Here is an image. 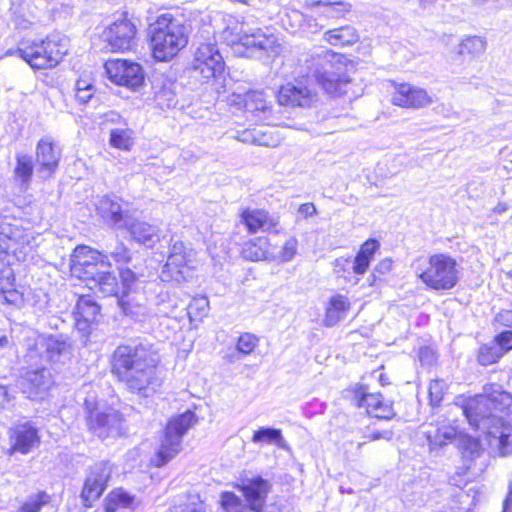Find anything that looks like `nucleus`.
Segmentation results:
<instances>
[{"label":"nucleus","mask_w":512,"mask_h":512,"mask_svg":"<svg viewBox=\"0 0 512 512\" xmlns=\"http://www.w3.org/2000/svg\"><path fill=\"white\" fill-rule=\"evenodd\" d=\"M461 409L493 453L512 455V394L498 384H486L483 394L468 399Z\"/></svg>","instance_id":"f257e3e1"},{"label":"nucleus","mask_w":512,"mask_h":512,"mask_svg":"<svg viewBox=\"0 0 512 512\" xmlns=\"http://www.w3.org/2000/svg\"><path fill=\"white\" fill-rule=\"evenodd\" d=\"M159 361L157 351L149 343L121 344L112 354L111 372L128 391L148 397L161 385L157 374Z\"/></svg>","instance_id":"f03ea898"},{"label":"nucleus","mask_w":512,"mask_h":512,"mask_svg":"<svg viewBox=\"0 0 512 512\" xmlns=\"http://www.w3.org/2000/svg\"><path fill=\"white\" fill-rule=\"evenodd\" d=\"M304 63L307 80L314 79L331 95L349 93L352 81L350 72L354 70V66L344 55L319 48L309 52Z\"/></svg>","instance_id":"7ed1b4c3"},{"label":"nucleus","mask_w":512,"mask_h":512,"mask_svg":"<svg viewBox=\"0 0 512 512\" xmlns=\"http://www.w3.org/2000/svg\"><path fill=\"white\" fill-rule=\"evenodd\" d=\"M148 33L153 56L158 61H169L188 43V31L182 20L171 13H163L150 23Z\"/></svg>","instance_id":"20e7f679"},{"label":"nucleus","mask_w":512,"mask_h":512,"mask_svg":"<svg viewBox=\"0 0 512 512\" xmlns=\"http://www.w3.org/2000/svg\"><path fill=\"white\" fill-rule=\"evenodd\" d=\"M413 267L419 279L433 290H450L460 279L459 265L456 259L447 253L418 257Z\"/></svg>","instance_id":"39448f33"},{"label":"nucleus","mask_w":512,"mask_h":512,"mask_svg":"<svg viewBox=\"0 0 512 512\" xmlns=\"http://www.w3.org/2000/svg\"><path fill=\"white\" fill-rule=\"evenodd\" d=\"M68 52L66 40L51 35L40 41L23 40L16 48L18 57L34 70L56 67Z\"/></svg>","instance_id":"423d86ee"},{"label":"nucleus","mask_w":512,"mask_h":512,"mask_svg":"<svg viewBox=\"0 0 512 512\" xmlns=\"http://www.w3.org/2000/svg\"><path fill=\"white\" fill-rule=\"evenodd\" d=\"M196 422L194 412L188 410L171 419L164 432V437L153 460L155 466L162 467L174 458L181 450L182 437Z\"/></svg>","instance_id":"0eeeda50"},{"label":"nucleus","mask_w":512,"mask_h":512,"mask_svg":"<svg viewBox=\"0 0 512 512\" xmlns=\"http://www.w3.org/2000/svg\"><path fill=\"white\" fill-rule=\"evenodd\" d=\"M110 268L108 257L90 247L78 246L71 255V274L85 281L87 287Z\"/></svg>","instance_id":"6e6552de"},{"label":"nucleus","mask_w":512,"mask_h":512,"mask_svg":"<svg viewBox=\"0 0 512 512\" xmlns=\"http://www.w3.org/2000/svg\"><path fill=\"white\" fill-rule=\"evenodd\" d=\"M86 421L89 431L98 438L105 440L121 436L125 432L122 415L111 408L101 410L86 401Z\"/></svg>","instance_id":"1a4fd4ad"},{"label":"nucleus","mask_w":512,"mask_h":512,"mask_svg":"<svg viewBox=\"0 0 512 512\" xmlns=\"http://www.w3.org/2000/svg\"><path fill=\"white\" fill-rule=\"evenodd\" d=\"M235 29H237L235 41L250 49L251 52H258L268 57H275L280 53L281 45L274 34H266L260 28H250L245 23H241Z\"/></svg>","instance_id":"9d476101"},{"label":"nucleus","mask_w":512,"mask_h":512,"mask_svg":"<svg viewBox=\"0 0 512 512\" xmlns=\"http://www.w3.org/2000/svg\"><path fill=\"white\" fill-rule=\"evenodd\" d=\"M224 60L215 44L202 43L195 51L192 62L194 76H200L202 81L216 78L224 71Z\"/></svg>","instance_id":"9b49d317"},{"label":"nucleus","mask_w":512,"mask_h":512,"mask_svg":"<svg viewBox=\"0 0 512 512\" xmlns=\"http://www.w3.org/2000/svg\"><path fill=\"white\" fill-rule=\"evenodd\" d=\"M136 33L135 24L122 16L103 31V38L111 51L125 52L136 46Z\"/></svg>","instance_id":"f8f14e48"},{"label":"nucleus","mask_w":512,"mask_h":512,"mask_svg":"<svg viewBox=\"0 0 512 512\" xmlns=\"http://www.w3.org/2000/svg\"><path fill=\"white\" fill-rule=\"evenodd\" d=\"M350 392L355 406L366 408L368 414L380 419H391L394 417L395 412L392 403L384 402L382 395L370 392L368 386L356 384L350 389Z\"/></svg>","instance_id":"ddd939ff"},{"label":"nucleus","mask_w":512,"mask_h":512,"mask_svg":"<svg viewBox=\"0 0 512 512\" xmlns=\"http://www.w3.org/2000/svg\"><path fill=\"white\" fill-rule=\"evenodd\" d=\"M112 474V466L107 461H100L89 468L84 487L81 493L83 504L91 507L107 487Z\"/></svg>","instance_id":"4468645a"},{"label":"nucleus","mask_w":512,"mask_h":512,"mask_svg":"<svg viewBox=\"0 0 512 512\" xmlns=\"http://www.w3.org/2000/svg\"><path fill=\"white\" fill-rule=\"evenodd\" d=\"M105 70L109 79L117 85L137 88L144 82V71L135 62L122 59L108 60Z\"/></svg>","instance_id":"2eb2a0df"},{"label":"nucleus","mask_w":512,"mask_h":512,"mask_svg":"<svg viewBox=\"0 0 512 512\" xmlns=\"http://www.w3.org/2000/svg\"><path fill=\"white\" fill-rule=\"evenodd\" d=\"M37 172L42 179L50 178L58 168L61 150L52 137H42L35 150Z\"/></svg>","instance_id":"dca6fc26"},{"label":"nucleus","mask_w":512,"mask_h":512,"mask_svg":"<svg viewBox=\"0 0 512 512\" xmlns=\"http://www.w3.org/2000/svg\"><path fill=\"white\" fill-rule=\"evenodd\" d=\"M394 91L391 96L393 105L419 109L428 106L432 99L423 88L413 86L409 83H394Z\"/></svg>","instance_id":"f3484780"},{"label":"nucleus","mask_w":512,"mask_h":512,"mask_svg":"<svg viewBox=\"0 0 512 512\" xmlns=\"http://www.w3.org/2000/svg\"><path fill=\"white\" fill-rule=\"evenodd\" d=\"M317 97V92L301 81L282 86L277 95L280 105L292 107H310L317 101Z\"/></svg>","instance_id":"a211bd4d"},{"label":"nucleus","mask_w":512,"mask_h":512,"mask_svg":"<svg viewBox=\"0 0 512 512\" xmlns=\"http://www.w3.org/2000/svg\"><path fill=\"white\" fill-rule=\"evenodd\" d=\"M88 288L94 291L95 294L102 297H115L122 312L127 316H134L130 303L124 299L122 293L120 295L121 288L116 276L110 271V269H107L103 275L94 280Z\"/></svg>","instance_id":"6ab92c4d"},{"label":"nucleus","mask_w":512,"mask_h":512,"mask_svg":"<svg viewBox=\"0 0 512 512\" xmlns=\"http://www.w3.org/2000/svg\"><path fill=\"white\" fill-rule=\"evenodd\" d=\"M243 103L246 117L250 121L262 123L269 119L271 106L263 91H248L244 94Z\"/></svg>","instance_id":"aec40b11"},{"label":"nucleus","mask_w":512,"mask_h":512,"mask_svg":"<svg viewBox=\"0 0 512 512\" xmlns=\"http://www.w3.org/2000/svg\"><path fill=\"white\" fill-rule=\"evenodd\" d=\"M44 356L51 363H64L72 355V345L64 335H50L41 342Z\"/></svg>","instance_id":"412c9836"},{"label":"nucleus","mask_w":512,"mask_h":512,"mask_svg":"<svg viewBox=\"0 0 512 512\" xmlns=\"http://www.w3.org/2000/svg\"><path fill=\"white\" fill-rule=\"evenodd\" d=\"M10 453L27 454L39 442L37 430L29 424L18 425L10 432Z\"/></svg>","instance_id":"4be33fe9"},{"label":"nucleus","mask_w":512,"mask_h":512,"mask_svg":"<svg viewBox=\"0 0 512 512\" xmlns=\"http://www.w3.org/2000/svg\"><path fill=\"white\" fill-rule=\"evenodd\" d=\"M240 216L249 233H256L259 230L271 231L279 223L277 217L261 209L246 208L241 211Z\"/></svg>","instance_id":"5701e85b"},{"label":"nucleus","mask_w":512,"mask_h":512,"mask_svg":"<svg viewBox=\"0 0 512 512\" xmlns=\"http://www.w3.org/2000/svg\"><path fill=\"white\" fill-rule=\"evenodd\" d=\"M142 505V501L134 494L123 488L110 491L104 499L105 512H118L120 510L134 511Z\"/></svg>","instance_id":"b1692460"},{"label":"nucleus","mask_w":512,"mask_h":512,"mask_svg":"<svg viewBox=\"0 0 512 512\" xmlns=\"http://www.w3.org/2000/svg\"><path fill=\"white\" fill-rule=\"evenodd\" d=\"M123 227L128 229L136 242L147 247H153L160 240L159 227L148 222L128 219Z\"/></svg>","instance_id":"393cba45"},{"label":"nucleus","mask_w":512,"mask_h":512,"mask_svg":"<svg viewBox=\"0 0 512 512\" xmlns=\"http://www.w3.org/2000/svg\"><path fill=\"white\" fill-rule=\"evenodd\" d=\"M98 214L109 224L122 228L129 219L115 196L105 195L97 203Z\"/></svg>","instance_id":"a878e982"},{"label":"nucleus","mask_w":512,"mask_h":512,"mask_svg":"<svg viewBox=\"0 0 512 512\" xmlns=\"http://www.w3.org/2000/svg\"><path fill=\"white\" fill-rule=\"evenodd\" d=\"M178 84L164 76L155 79L153 83L154 97L157 105L161 108H171L177 104Z\"/></svg>","instance_id":"bb28decb"},{"label":"nucleus","mask_w":512,"mask_h":512,"mask_svg":"<svg viewBox=\"0 0 512 512\" xmlns=\"http://www.w3.org/2000/svg\"><path fill=\"white\" fill-rule=\"evenodd\" d=\"M269 488L268 481L261 477L252 479L243 486V494L251 510L258 512L263 508Z\"/></svg>","instance_id":"cd10ccee"},{"label":"nucleus","mask_w":512,"mask_h":512,"mask_svg":"<svg viewBox=\"0 0 512 512\" xmlns=\"http://www.w3.org/2000/svg\"><path fill=\"white\" fill-rule=\"evenodd\" d=\"M350 309V302L344 295L332 296L327 304L324 325L333 327L343 320Z\"/></svg>","instance_id":"c85d7f7f"},{"label":"nucleus","mask_w":512,"mask_h":512,"mask_svg":"<svg viewBox=\"0 0 512 512\" xmlns=\"http://www.w3.org/2000/svg\"><path fill=\"white\" fill-rule=\"evenodd\" d=\"M424 433L431 449L434 447H441L446 445L448 442H452L460 434L456 426L446 422L435 427L430 426Z\"/></svg>","instance_id":"c756f323"},{"label":"nucleus","mask_w":512,"mask_h":512,"mask_svg":"<svg viewBox=\"0 0 512 512\" xmlns=\"http://www.w3.org/2000/svg\"><path fill=\"white\" fill-rule=\"evenodd\" d=\"M23 385L26 387L29 397H36L50 387L51 374L45 368L28 371L25 374Z\"/></svg>","instance_id":"7c9ffc66"},{"label":"nucleus","mask_w":512,"mask_h":512,"mask_svg":"<svg viewBox=\"0 0 512 512\" xmlns=\"http://www.w3.org/2000/svg\"><path fill=\"white\" fill-rule=\"evenodd\" d=\"M15 161V180L19 183L21 189L27 190L31 184L34 172L33 159L29 154L17 152L15 154Z\"/></svg>","instance_id":"2f4dec72"},{"label":"nucleus","mask_w":512,"mask_h":512,"mask_svg":"<svg viewBox=\"0 0 512 512\" xmlns=\"http://www.w3.org/2000/svg\"><path fill=\"white\" fill-rule=\"evenodd\" d=\"M99 312L100 307L93 299L86 296L79 297L74 310L77 326L80 329H84L82 325H88L95 322Z\"/></svg>","instance_id":"473e14b6"},{"label":"nucleus","mask_w":512,"mask_h":512,"mask_svg":"<svg viewBox=\"0 0 512 512\" xmlns=\"http://www.w3.org/2000/svg\"><path fill=\"white\" fill-rule=\"evenodd\" d=\"M324 40L333 46H350L359 40V34L353 26L346 25L326 31Z\"/></svg>","instance_id":"72a5a7b5"},{"label":"nucleus","mask_w":512,"mask_h":512,"mask_svg":"<svg viewBox=\"0 0 512 512\" xmlns=\"http://www.w3.org/2000/svg\"><path fill=\"white\" fill-rule=\"evenodd\" d=\"M188 255H169L166 265L162 271L163 280H175L177 282L184 279V269L188 266Z\"/></svg>","instance_id":"f704fd0d"},{"label":"nucleus","mask_w":512,"mask_h":512,"mask_svg":"<svg viewBox=\"0 0 512 512\" xmlns=\"http://www.w3.org/2000/svg\"><path fill=\"white\" fill-rule=\"evenodd\" d=\"M268 239L266 237H257L246 242L243 247L241 254L243 258L250 261H259L269 258L268 251Z\"/></svg>","instance_id":"c9c22d12"},{"label":"nucleus","mask_w":512,"mask_h":512,"mask_svg":"<svg viewBox=\"0 0 512 512\" xmlns=\"http://www.w3.org/2000/svg\"><path fill=\"white\" fill-rule=\"evenodd\" d=\"M252 442L255 444H275L283 450L289 449V445L283 438L281 430L272 427H260L258 430L254 431Z\"/></svg>","instance_id":"e433bc0d"},{"label":"nucleus","mask_w":512,"mask_h":512,"mask_svg":"<svg viewBox=\"0 0 512 512\" xmlns=\"http://www.w3.org/2000/svg\"><path fill=\"white\" fill-rule=\"evenodd\" d=\"M259 339L251 333H243L237 341L236 351L227 355L230 362L241 359L240 355H249L257 347Z\"/></svg>","instance_id":"4c0bfd02"},{"label":"nucleus","mask_w":512,"mask_h":512,"mask_svg":"<svg viewBox=\"0 0 512 512\" xmlns=\"http://www.w3.org/2000/svg\"><path fill=\"white\" fill-rule=\"evenodd\" d=\"M133 131L128 128H114L110 131V144L118 149L130 150L133 145Z\"/></svg>","instance_id":"58836bf2"},{"label":"nucleus","mask_w":512,"mask_h":512,"mask_svg":"<svg viewBox=\"0 0 512 512\" xmlns=\"http://www.w3.org/2000/svg\"><path fill=\"white\" fill-rule=\"evenodd\" d=\"M503 355L499 346L494 342L483 344L478 351L477 360L479 364L488 366L496 363Z\"/></svg>","instance_id":"ea45409f"},{"label":"nucleus","mask_w":512,"mask_h":512,"mask_svg":"<svg viewBox=\"0 0 512 512\" xmlns=\"http://www.w3.org/2000/svg\"><path fill=\"white\" fill-rule=\"evenodd\" d=\"M487 43L479 36H469L460 44V53H467L473 57L480 56L486 50Z\"/></svg>","instance_id":"a19ab883"},{"label":"nucleus","mask_w":512,"mask_h":512,"mask_svg":"<svg viewBox=\"0 0 512 512\" xmlns=\"http://www.w3.org/2000/svg\"><path fill=\"white\" fill-rule=\"evenodd\" d=\"M75 98L80 104H86L93 97L95 87L89 79L80 78L76 81Z\"/></svg>","instance_id":"79ce46f5"},{"label":"nucleus","mask_w":512,"mask_h":512,"mask_svg":"<svg viewBox=\"0 0 512 512\" xmlns=\"http://www.w3.org/2000/svg\"><path fill=\"white\" fill-rule=\"evenodd\" d=\"M238 139L242 142H250L260 146H270L274 144V141L267 137L265 131L257 129L243 131Z\"/></svg>","instance_id":"37998d69"},{"label":"nucleus","mask_w":512,"mask_h":512,"mask_svg":"<svg viewBox=\"0 0 512 512\" xmlns=\"http://www.w3.org/2000/svg\"><path fill=\"white\" fill-rule=\"evenodd\" d=\"M448 386L442 379H434L431 380L428 388L430 405L432 407H437L440 405L444 398V394L447 390Z\"/></svg>","instance_id":"c03bdc74"},{"label":"nucleus","mask_w":512,"mask_h":512,"mask_svg":"<svg viewBox=\"0 0 512 512\" xmlns=\"http://www.w3.org/2000/svg\"><path fill=\"white\" fill-rule=\"evenodd\" d=\"M220 503L226 512H246V506L242 500L232 492H223Z\"/></svg>","instance_id":"a18cd8bd"},{"label":"nucleus","mask_w":512,"mask_h":512,"mask_svg":"<svg viewBox=\"0 0 512 512\" xmlns=\"http://www.w3.org/2000/svg\"><path fill=\"white\" fill-rule=\"evenodd\" d=\"M23 229L16 224H12L4 219L0 222V236L5 240L19 242L23 238Z\"/></svg>","instance_id":"49530a36"},{"label":"nucleus","mask_w":512,"mask_h":512,"mask_svg":"<svg viewBox=\"0 0 512 512\" xmlns=\"http://www.w3.org/2000/svg\"><path fill=\"white\" fill-rule=\"evenodd\" d=\"M309 7L323 5L328 7L327 16L339 17L342 13L350 10V4L344 2L330 3L323 0L311 1L307 3Z\"/></svg>","instance_id":"de8ad7c7"},{"label":"nucleus","mask_w":512,"mask_h":512,"mask_svg":"<svg viewBox=\"0 0 512 512\" xmlns=\"http://www.w3.org/2000/svg\"><path fill=\"white\" fill-rule=\"evenodd\" d=\"M166 512H206L202 502L178 501L171 504Z\"/></svg>","instance_id":"09e8293b"},{"label":"nucleus","mask_w":512,"mask_h":512,"mask_svg":"<svg viewBox=\"0 0 512 512\" xmlns=\"http://www.w3.org/2000/svg\"><path fill=\"white\" fill-rule=\"evenodd\" d=\"M298 241L295 237L287 239L279 252L278 259L282 262L291 261L297 253Z\"/></svg>","instance_id":"8fccbe9b"},{"label":"nucleus","mask_w":512,"mask_h":512,"mask_svg":"<svg viewBox=\"0 0 512 512\" xmlns=\"http://www.w3.org/2000/svg\"><path fill=\"white\" fill-rule=\"evenodd\" d=\"M306 20L305 15L298 10H291L285 14V18L282 19L284 23H288L291 32H295L298 28H301Z\"/></svg>","instance_id":"3c124183"},{"label":"nucleus","mask_w":512,"mask_h":512,"mask_svg":"<svg viewBox=\"0 0 512 512\" xmlns=\"http://www.w3.org/2000/svg\"><path fill=\"white\" fill-rule=\"evenodd\" d=\"M461 444L463 446L465 456L470 458L479 456L481 446L478 440L467 437L462 439Z\"/></svg>","instance_id":"603ef678"},{"label":"nucleus","mask_w":512,"mask_h":512,"mask_svg":"<svg viewBox=\"0 0 512 512\" xmlns=\"http://www.w3.org/2000/svg\"><path fill=\"white\" fill-rule=\"evenodd\" d=\"M493 342L499 346L501 354L504 355L512 349V331L501 332L495 337Z\"/></svg>","instance_id":"864d4df0"},{"label":"nucleus","mask_w":512,"mask_h":512,"mask_svg":"<svg viewBox=\"0 0 512 512\" xmlns=\"http://www.w3.org/2000/svg\"><path fill=\"white\" fill-rule=\"evenodd\" d=\"M120 276L122 280L121 292L125 298L131 287V284L134 283V281L136 280V275L132 270L126 268L120 269Z\"/></svg>","instance_id":"5fc2aeb1"},{"label":"nucleus","mask_w":512,"mask_h":512,"mask_svg":"<svg viewBox=\"0 0 512 512\" xmlns=\"http://www.w3.org/2000/svg\"><path fill=\"white\" fill-rule=\"evenodd\" d=\"M110 254L116 262L127 263L130 260L129 249L123 243H117Z\"/></svg>","instance_id":"6e6d98bb"},{"label":"nucleus","mask_w":512,"mask_h":512,"mask_svg":"<svg viewBox=\"0 0 512 512\" xmlns=\"http://www.w3.org/2000/svg\"><path fill=\"white\" fill-rule=\"evenodd\" d=\"M371 260L366 256L358 253L352 261L351 269L354 273L362 275L366 272Z\"/></svg>","instance_id":"4d7b16f0"},{"label":"nucleus","mask_w":512,"mask_h":512,"mask_svg":"<svg viewBox=\"0 0 512 512\" xmlns=\"http://www.w3.org/2000/svg\"><path fill=\"white\" fill-rule=\"evenodd\" d=\"M418 358L419 361L422 363V365L430 366L432 365L435 360L436 356L434 351L430 347H421L418 352Z\"/></svg>","instance_id":"13d9d810"},{"label":"nucleus","mask_w":512,"mask_h":512,"mask_svg":"<svg viewBox=\"0 0 512 512\" xmlns=\"http://www.w3.org/2000/svg\"><path fill=\"white\" fill-rule=\"evenodd\" d=\"M379 247V243L374 240V239H371V240H367L360 248V251L358 253L366 256L367 258H369L370 260L373 259V255L375 253V251L378 249Z\"/></svg>","instance_id":"bf43d9fd"},{"label":"nucleus","mask_w":512,"mask_h":512,"mask_svg":"<svg viewBox=\"0 0 512 512\" xmlns=\"http://www.w3.org/2000/svg\"><path fill=\"white\" fill-rule=\"evenodd\" d=\"M42 503L39 499H33L23 504L20 509V512H39L41 509Z\"/></svg>","instance_id":"052dcab7"},{"label":"nucleus","mask_w":512,"mask_h":512,"mask_svg":"<svg viewBox=\"0 0 512 512\" xmlns=\"http://www.w3.org/2000/svg\"><path fill=\"white\" fill-rule=\"evenodd\" d=\"M352 266V261L349 259V258H337L335 261H334V267H335V271L337 273L343 271H347L351 268Z\"/></svg>","instance_id":"680f3d73"},{"label":"nucleus","mask_w":512,"mask_h":512,"mask_svg":"<svg viewBox=\"0 0 512 512\" xmlns=\"http://www.w3.org/2000/svg\"><path fill=\"white\" fill-rule=\"evenodd\" d=\"M298 213L301 216L307 218L315 215L317 213V210L313 203H305L299 207Z\"/></svg>","instance_id":"e2e57ef3"},{"label":"nucleus","mask_w":512,"mask_h":512,"mask_svg":"<svg viewBox=\"0 0 512 512\" xmlns=\"http://www.w3.org/2000/svg\"><path fill=\"white\" fill-rule=\"evenodd\" d=\"M392 437H393V432L388 431V430L375 431V432L371 433L369 436H367L368 440H370V441H376V440H380V439H385V440L389 441L392 439Z\"/></svg>","instance_id":"0e129e2a"},{"label":"nucleus","mask_w":512,"mask_h":512,"mask_svg":"<svg viewBox=\"0 0 512 512\" xmlns=\"http://www.w3.org/2000/svg\"><path fill=\"white\" fill-rule=\"evenodd\" d=\"M209 306V302L206 298H198L193 299L192 302L189 305V310L197 309L200 311H206Z\"/></svg>","instance_id":"69168bd1"},{"label":"nucleus","mask_w":512,"mask_h":512,"mask_svg":"<svg viewBox=\"0 0 512 512\" xmlns=\"http://www.w3.org/2000/svg\"><path fill=\"white\" fill-rule=\"evenodd\" d=\"M497 320L505 326L512 327V310L500 312L497 315Z\"/></svg>","instance_id":"338daca9"},{"label":"nucleus","mask_w":512,"mask_h":512,"mask_svg":"<svg viewBox=\"0 0 512 512\" xmlns=\"http://www.w3.org/2000/svg\"><path fill=\"white\" fill-rule=\"evenodd\" d=\"M187 254L184 244L181 241H175L170 248L169 255H184Z\"/></svg>","instance_id":"774afa93"}]
</instances>
